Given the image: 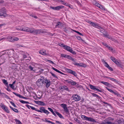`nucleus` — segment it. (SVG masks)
I'll return each instance as SVG.
<instances>
[{"label":"nucleus","instance_id":"37998d69","mask_svg":"<svg viewBox=\"0 0 124 124\" xmlns=\"http://www.w3.org/2000/svg\"><path fill=\"white\" fill-rule=\"evenodd\" d=\"M58 45L59 46L61 47H64V48L65 46V45H64L63 43H59Z\"/></svg>","mask_w":124,"mask_h":124},{"label":"nucleus","instance_id":"09e8293b","mask_svg":"<svg viewBox=\"0 0 124 124\" xmlns=\"http://www.w3.org/2000/svg\"><path fill=\"white\" fill-rule=\"evenodd\" d=\"M72 70L71 69H67L66 70V71L67 72L70 74L71 73V71Z\"/></svg>","mask_w":124,"mask_h":124},{"label":"nucleus","instance_id":"7ed1b4c3","mask_svg":"<svg viewBox=\"0 0 124 124\" xmlns=\"http://www.w3.org/2000/svg\"><path fill=\"white\" fill-rule=\"evenodd\" d=\"M73 100L75 101H78L81 100L80 96L77 94H74L72 96Z\"/></svg>","mask_w":124,"mask_h":124},{"label":"nucleus","instance_id":"1a4fd4ad","mask_svg":"<svg viewBox=\"0 0 124 124\" xmlns=\"http://www.w3.org/2000/svg\"><path fill=\"white\" fill-rule=\"evenodd\" d=\"M89 86L90 88L94 90H95L97 91L98 92H102V91L100 90L99 89L97 88L96 86H94L92 85H90Z\"/></svg>","mask_w":124,"mask_h":124},{"label":"nucleus","instance_id":"4d7b16f0","mask_svg":"<svg viewBox=\"0 0 124 124\" xmlns=\"http://www.w3.org/2000/svg\"><path fill=\"white\" fill-rule=\"evenodd\" d=\"M30 16H32V17H33L35 18H37V16H34V15H33V14H31Z\"/></svg>","mask_w":124,"mask_h":124},{"label":"nucleus","instance_id":"4468645a","mask_svg":"<svg viewBox=\"0 0 124 124\" xmlns=\"http://www.w3.org/2000/svg\"><path fill=\"white\" fill-rule=\"evenodd\" d=\"M13 93L14 94L16 95V96L19 97L20 98H23V99H27V98L26 97H24L23 96L19 94H18L14 92H13Z\"/></svg>","mask_w":124,"mask_h":124},{"label":"nucleus","instance_id":"a878e982","mask_svg":"<svg viewBox=\"0 0 124 124\" xmlns=\"http://www.w3.org/2000/svg\"><path fill=\"white\" fill-rule=\"evenodd\" d=\"M27 31L30 32L31 33H33L34 32V29H31L28 27L27 30Z\"/></svg>","mask_w":124,"mask_h":124},{"label":"nucleus","instance_id":"b1692460","mask_svg":"<svg viewBox=\"0 0 124 124\" xmlns=\"http://www.w3.org/2000/svg\"><path fill=\"white\" fill-rule=\"evenodd\" d=\"M1 94H2V95L4 97L7 99H11L10 98L8 95L4 93H1Z\"/></svg>","mask_w":124,"mask_h":124},{"label":"nucleus","instance_id":"2eb2a0df","mask_svg":"<svg viewBox=\"0 0 124 124\" xmlns=\"http://www.w3.org/2000/svg\"><path fill=\"white\" fill-rule=\"evenodd\" d=\"M64 7L63 6H57L55 7V10H59L60 9L63 8Z\"/></svg>","mask_w":124,"mask_h":124},{"label":"nucleus","instance_id":"a18cd8bd","mask_svg":"<svg viewBox=\"0 0 124 124\" xmlns=\"http://www.w3.org/2000/svg\"><path fill=\"white\" fill-rule=\"evenodd\" d=\"M9 85L10 87L13 90L15 89V86L13 85V84H9Z\"/></svg>","mask_w":124,"mask_h":124},{"label":"nucleus","instance_id":"7c9ffc66","mask_svg":"<svg viewBox=\"0 0 124 124\" xmlns=\"http://www.w3.org/2000/svg\"><path fill=\"white\" fill-rule=\"evenodd\" d=\"M63 88L64 90H65L67 91H68L69 92L70 91V90L68 88L67 86L65 85H64L63 86Z\"/></svg>","mask_w":124,"mask_h":124},{"label":"nucleus","instance_id":"f8f14e48","mask_svg":"<svg viewBox=\"0 0 124 124\" xmlns=\"http://www.w3.org/2000/svg\"><path fill=\"white\" fill-rule=\"evenodd\" d=\"M114 124H124V120L123 119L119 120Z\"/></svg>","mask_w":124,"mask_h":124},{"label":"nucleus","instance_id":"ea45409f","mask_svg":"<svg viewBox=\"0 0 124 124\" xmlns=\"http://www.w3.org/2000/svg\"><path fill=\"white\" fill-rule=\"evenodd\" d=\"M16 30H21L22 29V26H17L16 27Z\"/></svg>","mask_w":124,"mask_h":124},{"label":"nucleus","instance_id":"680f3d73","mask_svg":"<svg viewBox=\"0 0 124 124\" xmlns=\"http://www.w3.org/2000/svg\"><path fill=\"white\" fill-rule=\"evenodd\" d=\"M107 68L109 70L112 71H113V68L112 67H110L109 66Z\"/></svg>","mask_w":124,"mask_h":124},{"label":"nucleus","instance_id":"6e6d98bb","mask_svg":"<svg viewBox=\"0 0 124 124\" xmlns=\"http://www.w3.org/2000/svg\"><path fill=\"white\" fill-rule=\"evenodd\" d=\"M10 103H11V104L13 106L15 107L16 108L17 107V106L15 105L14 103L12 102V101H10Z\"/></svg>","mask_w":124,"mask_h":124},{"label":"nucleus","instance_id":"f257e3e1","mask_svg":"<svg viewBox=\"0 0 124 124\" xmlns=\"http://www.w3.org/2000/svg\"><path fill=\"white\" fill-rule=\"evenodd\" d=\"M44 77H41L40 79H39L36 82V84L37 86L39 87L42 86L43 83L44 81Z\"/></svg>","mask_w":124,"mask_h":124},{"label":"nucleus","instance_id":"6ab92c4d","mask_svg":"<svg viewBox=\"0 0 124 124\" xmlns=\"http://www.w3.org/2000/svg\"><path fill=\"white\" fill-rule=\"evenodd\" d=\"M67 58L72 61L73 62H75L76 61V59H74L71 56L69 55H68Z\"/></svg>","mask_w":124,"mask_h":124},{"label":"nucleus","instance_id":"6e6552de","mask_svg":"<svg viewBox=\"0 0 124 124\" xmlns=\"http://www.w3.org/2000/svg\"><path fill=\"white\" fill-rule=\"evenodd\" d=\"M0 106L1 108L3 109L4 111H5L8 113H9V111L8 110L7 107H6L5 105L2 104H1V105Z\"/></svg>","mask_w":124,"mask_h":124},{"label":"nucleus","instance_id":"4be33fe9","mask_svg":"<svg viewBox=\"0 0 124 124\" xmlns=\"http://www.w3.org/2000/svg\"><path fill=\"white\" fill-rule=\"evenodd\" d=\"M101 124H113V123L110 121H107L106 122H102L101 123Z\"/></svg>","mask_w":124,"mask_h":124},{"label":"nucleus","instance_id":"393cba45","mask_svg":"<svg viewBox=\"0 0 124 124\" xmlns=\"http://www.w3.org/2000/svg\"><path fill=\"white\" fill-rule=\"evenodd\" d=\"M99 24L97 23H95V24H94V26L93 27L97 28L99 30H100L101 28V27L99 26Z\"/></svg>","mask_w":124,"mask_h":124},{"label":"nucleus","instance_id":"69168bd1","mask_svg":"<svg viewBox=\"0 0 124 124\" xmlns=\"http://www.w3.org/2000/svg\"><path fill=\"white\" fill-rule=\"evenodd\" d=\"M7 86V88L6 89V90L9 92H11V90L10 89L9 87V86H8H8Z\"/></svg>","mask_w":124,"mask_h":124},{"label":"nucleus","instance_id":"3c124183","mask_svg":"<svg viewBox=\"0 0 124 124\" xmlns=\"http://www.w3.org/2000/svg\"><path fill=\"white\" fill-rule=\"evenodd\" d=\"M110 58L114 62V61L115 60H116V58H115L114 57H112V56H111L110 57Z\"/></svg>","mask_w":124,"mask_h":124},{"label":"nucleus","instance_id":"dca6fc26","mask_svg":"<svg viewBox=\"0 0 124 124\" xmlns=\"http://www.w3.org/2000/svg\"><path fill=\"white\" fill-rule=\"evenodd\" d=\"M55 113L57 115L59 116V117L60 118H61L64 119V117L62 116V115L59 112H57L56 111H55Z\"/></svg>","mask_w":124,"mask_h":124},{"label":"nucleus","instance_id":"9d476101","mask_svg":"<svg viewBox=\"0 0 124 124\" xmlns=\"http://www.w3.org/2000/svg\"><path fill=\"white\" fill-rule=\"evenodd\" d=\"M100 30V32L103 34L104 37L105 36H108L107 35H108L107 32L104 30L101 27V29Z\"/></svg>","mask_w":124,"mask_h":124},{"label":"nucleus","instance_id":"de8ad7c7","mask_svg":"<svg viewBox=\"0 0 124 124\" xmlns=\"http://www.w3.org/2000/svg\"><path fill=\"white\" fill-rule=\"evenodd\" d=\"M19 40V38H16V37H13V40L12 41H17L18 40Z\"/></svg>","mask_w":124,"mask_h":124},{"label":"nucleus","instance_id":"603ef678","mask_svg":"<svg viewBox=\"0 0 124 124\" xmlns=\"http://www.w3.org/2000/svg\"><path fill=\"white\" fill-rule=\"evenodd\" d=\"M104 64H105V66L107 67V68L109 66V65L107 63V62H106L105 61H104Z\"/></svg>","mask_w":124,"mask_h":124},{"label":"nucleus","instance_id":"338daca9","mask_svg":"<svg viewBox=\"0 0 124 124\" xmlns=\"http://www.w3.org/2000/svg\"><path fill=\"white\" fill-rule=\"evenodd\" d=\"M47 62H48L49 63H51L53 64H54V63L53 62V61H52L51 60H47Z\"/></svg>","mask_w":124,"mask_h":124},{"label":"nucleus","instance_id":"9b49d317","mask_svg":"<svg viewBox=\"0 0 124 124\" xmlns=\"http://www.w3.org/2000/svg\"><path fill=\"white\" fill-rule=\"evenodd\" d=\"M56 23L57 24L56 25L55 27V28L58 27L59 28H61L63 26L62 23L60 22H58L57 23Z\"/></svg>","mask_w":124,"mask_h":124},{"label":"nucleus","instance_id":"052dcab7","mask_svg":"<svg viewBox=\"0 0 124 124\" xmlns=\"http://www.w3.org/2000/svg\"><path fill=\"white\" fill-rule=\"evenodd\" d=\"M77 84V83L76 82H74L73 81V82H72V83L71 84V85H76Z\"/></svg>","mask_w":124,"mask_h":124},{"label":"nucleus","instance_id":"864d4df0","mask_svg":"<svg viewBox=\"0 0 124 124\" xmlns=\"http://www.w3.org/2000/svg\"><path fill=\"white\" fill-rule=\"evenodd\" d=\"M104 64H105V66L107 67V68L109 66V65L107 63V62H106L105 61H104Z\"/></svg>","mask_w":124,"mask_h":124},{"label":"nucleus","instance_id":"a211bd4d","mask_svg":"<svg viewBox=\"0 0 124 124\" xmlns=\"http://www.w3.org/2000/svg\"><path fill=\"white\" fill-rule=\"evenodd\" d=\"M81 117L83 119L87 121L88 120L89 118V117H87L85 115H81Z\"/></svg>","mask_w":124,"mask_h":124},{"label":"nucleus","instance_id":"f03ea898","mask_svg":"<svg viewBox=\"0 0 124 124\" xmlns=\"http://www.w3.org/2000/svg\"><path fill=\"white\" fill-rule=\"evenodd\" d=\"M39 109H40V110H36V111L41 113H44L46 114L47 115L48 114L50 113V112L47 110L44 107H41Z\"/></svg>","mask_w":124,"mask_h":124},{"label":"nucleus","instance_id":"49530a36","mask_svg":"<svg viewBox=\"0 0 124 124\" xmlns=\"http://www.w3.org/2000/svg\"><path fill=\"white\" fill-rule=\"evenodd\" d=\"M99 8L103 10H105V8L104 7L101 5Z\"/></svg>","mask_w":124,"mask_h":124},{"label":"nucleus","instance_id":"c756f323","mask_svg":"<svg viewBox=\"0 0 124 124\" xmlns=\"http://www.w3.org/2000/svg\"><path fill=\"white\" fill-rule=\"evenodd\" d=\"M3 83L6 86L8 85V83L6 80L5 79H3L2 80Z\"/></svg>","mask_w":124,"mask_h":124},{"label":"nucleus","instance_id":"79ce46f5","mask_svg":"<svg viewBox=\"0 0 124 124\" xmlns=\"http://www.w3.org/2000/svg\"><path fill=\"white\" fill-rule=\"evenodd\" d=\"M8 39L9 40V41L11 42H13V41H12L13 40V37H12L11 36L8 37Z\"/></svg>","mask_w":124,"mask_h":124},{"label":"nucleus","instance_id":"13d9d810","mask_svg":"<svg viewBox=\"0 0 124 124\" xmlns=\"http://www.w3.org/2000/svg\"><path fill=\"white\" fill-rule=\"evenodd\" d=\"M93 4L96 6V5L98 4V3L97 2L96 0H94L93 1Z\"/></svg>","mask_w":124,"mask_h":124},{"label":"nucleus","instance_id":"bf43d9fd","mask_svg":"<svg viewBox=\"0 0 124 124\" xmlns=\"http://www.w3.org/2000/svg\"><path fill=\"white\" fill-rule=\"evenodd\" d=\"M108 50H110L111 51H112L113 50V49L112 47H110L109 46L107 47Z\"/></svg>","mask_w":124,"mask_h":124},{"label":"nucleus","instance_id":"0eeeda50","mask_svg":"<svg viewBox=\"0 0 124 124\" xmlns=\"http://www.w3.org/2000/svg\"><path fill=\"white\" fill-rule=\"evenodd\" d=\"M61 106L64 109V111L66 113L68 114L69 113V110L67 107V105L66 104L63 103L61 105Z\"/></svg>","mask_w":124,"mask_h":124},{"label":"nucleus","instance_id":"c03bdc74","mask_svg":"<svg viewBox=\"0 0 124 124\" xmlns=\"http://www.w3.org/2000/svg\"><path fill=\"white\" fill-rule=\"evenodd\" d=\"M92 95L94 97H98L100 98H101V97L99 96L97 94H96L95 93H93L92 94Z\"/></svg>","mask_w":124,"mask_h":124},{"label":"nucleus","instance_id":"c9c22d12","mask_svg":"<svg viewBox=\"0 0 124 124\" xmlns=\"http://www.w3.org/2000/svg\"><path fill=\"white\" fill-rule=\"evenodd\" d=\"M71 30L73 31L74 32H75L78 33V34L79 35H82V36H83V35L82 33H80V32H78V31H76L75 30H73V29H71Z\"/></svg>","mask_w":124,"mask_h":124},{"label":"nucleus","instance_id":"473e14b6","mask_svg":"<svg viewBox=\"0 0 124 124\" xmlns=\"http://www.w3.org/2000/svg\"><path fill=\"white\" fill-rule=\"evenodd\" d=\"M69 52L74 55H75L76 54V53L72 50V48L70 50Z\"/></svg>","mask_w":124,"mask_h":124},{"label":"nucleus","instance_id":"5fc2aeb1","mask_svg":"<svg viewBox=\"0 0 124 124\" xmlns=\"http://www.w3.org/2000/svg\"><path fill=\"white\" fill-rule=\"evenodd\" d=\"M105 88L107 90L109 91L111 93H113V91L111 89H109L108 87H106Z\"/></svg>","mask_w":124,"mask_h":124},{"label":"nucleus","instance_id":"bb28decb","mask_svg":"<svg viewBox=\"0 0 124 124\" xmlns=\"http://www.w3.org/2000/svg\"><path fill=\"white\" fill-rule=\"evenodd\" d=\"M28 27H25V26H22V29L21 31H27V30Z\"/></svg>","mask_w":124,"mask_h":124},{"label":"nucleus","instance_id":"5701e85b","mask_svg":"<svg viewBox=\"0 0 124 124\" xmlns=\"http://www.w3.org/2000/svg\"><path fill=\"white\" fill-rule=\"evenodd\" d=\"M114 120V118L111 117H109L106 119V121H110L111 122L113 121Z\"/></svg>","mask_w":124,"mask_h":124},{"label":"nucleus","instance_id":"a19ab883","mask_svg":"<svg viewBox=\"0 0 124 124\" xmlns=\"http://www.w3.org/2000/svg\"><path fill=\"white\" fill-rule=\"evenodd\" d=\"M113 93L115 95H116L117 96H119L120 95V94L119 93L116 91H113Z\"/></svg>","mask_w":124,"mask_h":124},{"label":"nucleus","instance_id":"8fccbe9b","mask_svg":"<svg viewBox=\"0 0 124 124\" xmlns=\"http://www.w3.org/2000/svg\"><path fill=\"white\" fill-rule=\"evenodd\" d=\"M102 44L103 45L107 47H108V44L105 42H102Z\"/></svg>","mask_w":124,"mask_h":124},{"label":"nucleus","instance_id":"aec40b11","mask_svg":"<svg viewBox=\"0 0 124 124\" xmlns=\"http://www.w3.org/2000/svg\"><path fill=\"white\" fill-rule=\"evenodd\" d=\"M37 102V104L39 105L42 106H45L46 105L45 103L41 101H38Z\"/></svg>","mask_w":124,"mask_h":124},{"label":"nucleus","instance_id":"423d86ee","mask_svg":"<svg viewBox=\"0 0 124 124\" xmlns=\"http://www.w3.org/2000/svg\"><path fill=\"white\" fill-rule=\"evenodd\" d=\"M6 10L4 8H2L0 11V16H3L5 17V16L4 15L6 14Z\"/></svg>","mask_w":124,"mask_h":124},{"label":"nucleus","instance_id":"f3484780","mask_svg":"<svg viewBox=\"0 0 124 124\" xmlns=\"http://www.w3.org/2000/svg\"><path fill=\"white\" fill-rule=\"evenodd\" d=\"M88 121L94 123H96V120L94 119L91 117H89Z\"/></svg>","mask_w":124,"mask_h":124},{"label":"nucleus","instance_id":"f704fd0d","mask_svg":"<svg viewBox=\"0 0 124 124\" xmlns=\"http://www.w3.org/2000/svg\"><path fill=\"white\" fill-rule=\"evenodd\" d=\"M39 53L43 55H46V53L42 51H39Z\"/></svg>","mask_w":124,"mask_h":124},{"label":"nucleus","instance_id":"774afa93","mask_svg":"<svg viewBox=\"0 0 124 124\" xmlns=\"http://www.w3.org/2000/svg\"><path fill=\"white\" fill-rule=\"evenodd\" d=\"M74 62L73 63V64L75 65H77L78 66V65H79V63H78L75 62Z\"/></svg>","mask_w":124,"mask_h":124},{"label":"nucleus","instance_id":"412c9836","mask_svg":"<svg viewBox=\"0 0 124 124\" xmlns=\"http://www.w3.org/2000/svg\"><path fill=\"white\" fill-rule=\"evenodd\" d=\"M71 48H71V47L67 45H65V47H64V48L67 51H68L69 52Z\"/></svg>","mask_w":124,"mask_h":124},{"label":"nucleus","instance_id":"ddd939ff","mask_svg":"<svg viewBox=\"0 0 124 124\" xmlns=\"http://www.w3.org/2000/svg\"><path fill=\"white\" fill-rule=\"evenodd\" d=\"M101 83L109 87H110L111 86V85L110 84L107 82L102 81L101 82Z\"/></svg>","mask_w":124,"mask_h":124},{"label":"nucleus","instance_id":"39448f33","mask_svg":"<svg viewBox=\"0 0 124 124\" xmlns=\"http://www.w3.org/2000/svg\"><path fill=\"white\" fill-rule=\"evenodd\" d=\"M44 83L46 84V88H48L50 85V81L49 79H47L46 78H45L44 77Z\"/></svg>","mask_w":124,"mask_h":124},{"label":"nucleus","instance_id":"c85d7f7f","mask_svg":"<svg viewBox=\"0 0 124 124\" xmlns=\"http://www.w3.org/2000/svg\"><path fill=\"white\" fill-rule=\"evenodd\" d=\"M116 64L119 67L121 68H122L123 66V65H122L120 63L118 62V61Z\"/></svg>","mask_w":124,"mask_h":124},{"label":"nucleus","instance_id":"4c0bfd02","mask_svg":"<svg viewBox=\"0 0 124 124\" xmlns=\"http://www.w3.org/2000/svg\"><path fill=\"white\" fill-rule=\"evenodd\" d=\"M108 36H106L105 37H107L109 39H110L111 40H113V38L111 36H109V35L108 34Z\"/></svg>","mask_w":124,"mask_h":124},{"label":"nucleus","instance_id":"e433bc0d","mask_svg":"<svg viewBox=\"0 0 124 124\" xmlns=\"http://www.w3.org/2000/svg\"><path fill=\"white\" fill-rule=\"evenodd\" d=\"M68 55L66 54H61V56L63 57L67 58L68 56Z\"/></svg>","mask_w":124,"mask_h":124},{"label":"nucleus","instance_id":"58836bf2","mask_svg":"<svg viewBox=\"0 0 124 124\" xmlns=\"http://www.w3.org/2000/svg\"><path fill=\"white\" fill-rule=\"evenodd\" d=\"M12 57L14 60L16 59L18 57V56L16 55V54H14L12 56Z\"/></svg>","mask_w":124,"mask_h":124},{"label":"nucleus","instance_id":"20e7f679","mask_svg":"<svg viewBox=\"0 0 124 124\" xmlns=\"http://www.w3.org/2000/svg\"><path fill=\"white\" fill-rule=\"evenodd\" d=\"M46 32L41 29H34L33 33L35 34H39L41 33H45Z\"/></svg>","mask_w":124,"mask_h":124},{"label":"nucleus","instance_id":"0e129e2a","mask_svg":"<svg viewBox=\"0 0 124 124\" xmlns=\"http://www.w3.org/2000/svg\"><path fill=\"white\" fill-rule=\"evenodd\" d=\"M28 68L31 70H33V67L31 66V65H30L28 67Z\"/></svg>","mask_w":124,"mask_h":124},{"label":"nucleus","instance_id":"cd10ccee","mask_svg":"<svg viewBox=\"0 0 124 124\" xmlns=\"http://www.w3.org/2000/svg\"><path fill=\"white\" fill-rule=\"evenodd\" d=\"M10 107L12 110H13L16 113H18V111L17 109L15 108H13L11 106H10Z\"/></svg>","mask_w":124,"mask_h":124},{"label":"nucleus","instance_id":"72a5a7b5","mask_svg":"<svg viewBox=\"0 0 124 124\" xmlns=\"http://www.w3.org/2000/svg\"><path fill=\"white\" fill-rule=\"evenodd\" d=\"M15 120L16 124H22L21 122L19 120L16 119H15Z\"/></svg>","mask_w":124,"mask_h":124},{"label":"nucleus","instance_id":"e2e57ef3","mask_svg":"<svg viewBox=\"0 0 124 124\" xmlns=\"http://www.w3.org/2000/svg\"><path fill=\"white\" fill-rule=\"evenodd\" d=\"M47 109L49 111H50V112H51L52 113L54 111L52 109L48 107L47 108Z\"/></svg>","mask_w":124,"mask_h":124},{"label":"nucleus","instance_id":"2f4dec72","mask_svg":"<svg viewBox=\"0 0 124 124\" xmlns=\"http://www.w3.org/2000/svg\"><path fill=\"white\" fill-rule=\"evenodd\" d=\"M71 74L74 75L75 77H77V74L76 72L73 70L71 71Z\"/></svg>","mask_w":124,"mask_h":124}]
</instances>
